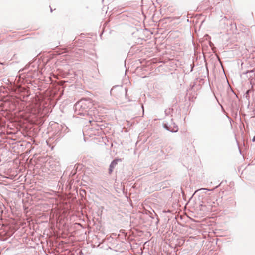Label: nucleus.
<instances>
[{
    "label": "nucleus",
    "instance_id": "nucleus-1",
    "mask_svg": "<svg viewBox=\"0 0 255 255\" xmlns=\"http://www.w3.org/2000/svg\"><path fill=\"white\" fill-rule=\"evenodd\" d=\"M119 160H120L119 159H116V160H113L112 162V163H111V164L110 165V168H109V173L110 174H111L114 168L117 165L118 162Z\"/></svg>",
    "mask_w": 255,
    "mask_h": 255
},
{
    "label": "nucleus",
    "instance_id": "nucleus-2",
    "mask_svg": "<svg viewBox=\"0 0 255 255\" xmlns=\"http://www.w3.org/2000/svg\"><path fill=\"white\" fill-rule=\"evenodd\" d=\"M253 141H255V136L253 138Z\"/></svg>",
    "mask_w": 255,
    "mask_h": 255
},
{
    "label": "nucleus",
    "instance_id": "nucleus-3",
    "mask_svg": "<svg viewBox=\"0 0 255 255\" xmlns=\"http://www.w3.org/2000/svg\"><path fill=\"white\" fill-rule=\"evenodd\" d=\"M206 189H206V188H202V189H201V190H206Z\"/></svg>",
    "mask_w": 255,
    "mask_h": 255
},
{
    "label": "nucleus",
    "instance_id": "nucleus-4",
    "mask_svg": "<svg viewBox=\"0 0 255 255\" xmlns=\"http://www.w3.org/2000/svg\"><path fill=\"white\" fill-rule=\"evenodd\" d=\"M249 91V90H248V91H247V93H247V94H248Z\"/></svg>",
    "mask_w": 255,
    "mask_h": 255
}]
</instances>
